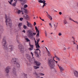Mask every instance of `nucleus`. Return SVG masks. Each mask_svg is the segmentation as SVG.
Listing matches in <instances>:
<instances>
[{
  "mask_svg": "<svg viewBox=\"0 0 78 78\" xmlns=\"http://www.w3.org/2000/svg\"><path fill=\"white\" fill-rule=\"evenodd\" d=\"M28 49H29V50H30V51L31 50H33V48H30Z\"/></svg>",
  "mask_w": 78,
  "mask_h": 78,
  "instance_id": "36",
  "label": "nucleus"
},
{
  "mask_svg": "<svg viewBox=\"0 0 78 78\" xmlns=\"http://www.w3.org/2000/svg\"><path fill=\"white\" fill-rule=\"evenodd\" d=\"M40 41V38H38L37 39V42H39Z\"/></svg>",
  "mask_w": 78,
  "mask_h": 78,
  "instance_id": "38",
  "label": "nucleus"
},
{
  "mask_svg": "<svg viewBox=\"0 0 78 78\" xmlns=\"http://www.w3.org/2000/svg\"><path fill=\"white\" fill-rule=\"evenodd\" d=\"M49 24L50 26H51V23H49Z\"/></svg>",
  "mask_w": 78,
  "mask_h": 78,
  "instance_id": "55",
  "label": "nucleus"
},
{
  "mask_svg": "<svg viewBox=\"0 0 78 78\" xmlns=\"http://www.w3.org/2000/svg\"><path fill=\"white\" fill-rule=\"evenodd\" d=\"M59 14L60 15H61V14H62V12H59Z\"/></svg>",
  "mask_w": 78,
  "mask_h": 78,
  "instance_id": "48",
  "label": "nucleus"
},
{
  "mask_svg": "<svg viewBox=\"0 0 78 78\" xmlns=\"http://www.w3.org/2000/svg\"><path fill=\"white\" fill-rule=\"evenodd\" d=\"M36 25V22H34V26H35Z\"/></svg>",
  "mask_w": 78,
  "mask_h": 78,
  "instance_id": "43",
  "label": "nucleus"
},
{
  "mask_svg": "<svg viewBox=\"0 0 78 78\" xmlns=\"http://www.w3.org/2000/svg\"><path fill=\"white\" fill-rule=\"evenodd\" d=\"M39 55H40V56H41V50H39Z\"/></svg>",
  "mask_w": 78,
  "mask_h": 78,
  "instance_id": "52",
  "label": "nucleus"
},
{
  "mask_svg": "<svg viewBox=\"0 0 78 78\" xmlns=\"http://www.w3.org/2000/svg\"><path fill=\"white\" fill-rule=\"evenodd\" d=\"M23 32H24V33H25V30H24L23 31Z\"/></svg>",
  "mask_w": 78,
  "mask_h": 78,
  "instance_id": "53",
  "label": "nucleus"
},
{
  "mask_svg": "<svg viewBox=\"0 0 78 78\" xmlns=\"http://www.w3.org/2000/svg\"><path fill=\"white\" fill-rule=\"evenodd\" d=\"M34 62L36 64L37 66H41V63H40V62H37L36 61H34Z\"/></svg>",
  "mask_w": 78,
  "mask_h": 78,
  "instance_id": "10",
  "label": "nucleus"
},
{
  "mask_svg": "<svg viewBox=\"0 0 78 78\" xmlns=\"http://www.w3.org/2000/svg\"><path fill=\"white\" fill-rule=\"evenodd\" d=\"M2 44L3 46L4 47V48L6 49H8V47H7V44H6V41L5 40L3 39L2 42Z\"/></svg>",
  "mask_w": 78,
  "mask_h": 78,
  "instance_id": "4",
  "label": "nucleus"
},
{
  "mask_svg": "<svg viewBox=\"0 0 78 78\" xmlns=\"http://www.w3.org/2000/svg\"><path fill=\"white\" fill-rule=\"evenodd\" d=\"M64 23L65 24H66L67 23V21H66V20H64Z\"/></svg>",
  "mask_w": 78,
  "mask_h": 78,
  "instance_id": "34",
  "label": "nucleus"
},
{
  "mask_svg": "<svg viewBox=\"0 0 78 78\" xmlns=\"http://www.w3.org/2000/svg\"><path fill=\"white\" fill-rule=\"evenodd\" d=\"M43 5L42 6V8H44V6H46V5H45V4H43Z\"/></svg>",
  "mask_w": 78,
  "mask_h": 78,
  "instance_id": "44",
  "label": "nucleus"
},
{
  "mask_svg": "<svg viewBox=\"0 0 78 78\" xmlns=\"http://www.w3.org/2000/svg\"><path fill=\"white\" fill-rule=\"evenodd\" d=\"M66 48H64V50H66Z\"/></svg>",
  "mask_w": 78,
  "mask_h": 78,
  "instance_id": "64",
  "label": "nucleus"
},
{
  "mask_svg": "<svg viewBox=\"0 0 78 78\" xmlns=\"http://www.w3.org/2000/svg\"><path fill=\"white\" fill-rule=\"evenodd\" d=\"M41 20H42V21H44V19H42Z\"/></svg>",
  "mask_w": 78,
  "mask_h": 78,
  "instance_id": "59",
  "label": "nucleus"
},
{
  "mask_svg": "<svg viewBox=\"0 0 78 78\" xmlns=\"http://www.w3.org/2000/svg\"><path fill=\"white\" fill-rule=\"evenodd\" d=\"M17 58H14L12 59V62H13L14 64H17Z\"/></svg>",
  "mask_w": 78,
  "mask_h": 78,
  "instance_id": "9",
  "label": "nucleus"
},
{
  "mask_svg": "<svg viewBox=\"0 0 78 78\" xmlns=\"http://www.w3.org/2000/svg\"><path fill=\"white\" fill-rule=\"evenodd\" d=\"M45 34L46 37H47V31L46 30L45 31Z\"/></svg>",
  "mask_w": 78,
  "mask_h": 78,
  "instance_id": "31",
  "label": "nucleus"
},
{
  "mask_svg": "<svg viewBox=\"0 0 78 78\" xmlns=\"http://www.w3.org/2000/svg\"><path fill=\"white\" fill-rule=\"evenodd\" d=\"M77 49L78 50V45L77 46Z\"/></svg>",
  "mask_w": 78,
  "mask_h": 78,
  "instance_id": "61",
  "label": "nucleus"
},
{
  "mask_svg": "<svg viewBox=\"0 0 78 78\" xmlns=\"http://www.w3.org/2000/svg\"><path fill=\"white\" fill-rule=\"evenodd\" d=\"M48 17L49 19H51V20H52V17L49 14L48 15Z\"/></svg>",
  "mask_w": 78,
  "mask_h": 78,
  "instance_id": "21",
  "label": "nucleus"
},
{
  "mask_svg": "<svg viewBox=\"0 0 78 78\" xmlns=\"http://www.w3.org/2000/svg\"><path fill=\"white\" fill-rule=\"evenodd\" d=\"M47 53H48V56H50V53L49 51H48Z\"/></svg>",
  "mask_w": 78,
  "mask_h": 78,
  "instance_id": "29",
  "label": "nucleus"
},
{
  "mask_svg": "<svg viewBox=\"0 0 78 78\" xmlns=\"http://www.w3.org/2000/svg\"><path fill=\"white\" fill-rule=\"evenodd\" d=\"M21 9H22V11H21V12H23V11H25L26 9L23 8H22Z\"/></svg>",
  "mask_w": 78,
  "mask_h": 78,
  "instance_id": "20",
  "label": "nucleus"
},
{
  "mask_svg": "<svg viewBox=\"0 0 78 78\" xmlns=\"http://www.w3.org/2000/svg\"><path fill=\"white\" fill-rule=\"evenodd\" d=\"M44 1H42V0H39L38 1V3H43Z\"/></svg>",
  "mask_w": 78,
  "mask_h": 78,
  "instance_id": "19",
  "label": "nucleus"
},
{
  "mask_svg": "<svg viewBox=\"0 0 78 78\" xmlns=\"http://www.w3.org/2000/svg\"><path fill=\"white\" fill-rule=\"evenodd\" d=\"M59 36H61L62 35V34L61 33H59L58 34Z\"/></svg>",
  "mask_w": 78,
  "mask_h": 78,
  "instance_id": "42",
  "label": "nucleus"
},
{
  "mask_svg": "<svg viewBox=\"0 0 78 78\" xmlns=\"http://www.w3.org/2000/svg\"><path fill=\"white\" fill-rule=\"evenodd\" d=\"M54 58H55V57H53V60H54V61H55V60H54Z\"/></svg>",
  "mask_w": 78,
  "mask_h": 78,
  "instance_id": "57",
  "label": "nucleus"
},
{
  "mask_svg": "<svg viewBox=\"0 0 78 78\" xmlns=\"http://www.w3.org/2000/svg\"><path fill=\"white\" fill-rule=\"evenodd\" d=\"M23 28L24 29H27V26H25V25H24L23 26Z\"/></svg>",
  "mask_w": 78,
  "mask_h": 78,
  "instance_id": "26",
  "label": "nucleus"
},
{
  "mask_svg": "<svg viewBox=\"0 0 78 78\" xmlns=\"http://www.w3.org/2000/svg\"><path fill=\"white\" fill-rule=\"evenodd\" d=\"M13 73L14 75H16V72L15 71L16 70V69H15L14 68H13Z\"/></svg>",
  "mask_w": 78,
  "mask_h": 78,
  "instance_id": "18",
  "label": "nucleus"
},
{
  "mask_svg": "<svg viewBox=\"0 0 78 78\" xmlns=\"http://www.w3.org/2000/svg\"><path fill=\"white\" fill-rule=\"evenodd\" d=\"M22 25V23H19V24L18 25V26L19 27V28H20L21 27V26Z\"/></svg>",
  "mask_w": 78,
  "mask_h": 78,
  "instance_id": "17",
  "label": "nucleus"
},
{
  "mask_svg": "<svg viewBox=\"0 0 78 78\" xmlns=\"http://www.w3.org/2000/svg\"><path fill=\"white\" fill-rule=\"evenodd\" d=\"M54 27L55 28L56 27V25H55V24H54Z\"/></svg>",
  "mask_w": 78,
  "mask_h": 78,
  "instance_id": "60",
  "label": "nucleus"
},
{
  "mask_svg": "<svg viewBox=\"0 0 78 78\" xmlns=\"http://www.w3.org/2000/svg\"><path fill=\"white\" fill-rule=\"evenodd\" d=\"M44 41H42L41 42H44Z\"/></svg>",
  "mask_w": 78,
  "mask_h": 78,
  "instance_id": "62",
  "label": "nucleus"
},
{
  "mask_svg": "<svg viewBox=\"0 0 78 78\" xmlns=\"http://www.w3.org/2000/svg\"><path fill=\"white\" fill-rule=\"evenodd\" d=\"M24 14L23 13V12H22V14Z\"/></svg>",
  "mask_w": 78,
  "mask_h": 78,
  "instance_id": "63",
  "label": "nucleus"
},
{
  "mask_svg": "<svg viewBox=\"0 0 78 78\" xmlns=\"http://www.w3.org/2000/svg\"><path fill=\"white\" fill-rule=\"evenodd\" d=\"M38 44H39V41H37V44H36L35 45H39Z\"/></svg>",
  "mask_w": 78,
  "mask_h": 78,
  "instance_id": "46",
  "label": "nucleus"
},
{
  "mask_svg": "<svg viewBox=\"0 0 78 78\" xmlns=\"http://www.w3.org/2000/svg\"><path fill=\"white\" fill-rule=\"evenodd\" d=\"M55 58H56V59H57V60H58V61H60V59H59V58H58L57 56H56V55H55Z\"/></svg>",
  "mask_w": 78,
  "mask_h": 78,
  "instance_id": "27",
  "label": "nucleus"
},
{
  "mask_svg": "<svg viewBox=\"0 0 78 78\" xmlns=\"http://www.w3.org/2000/svg\"><path fill=\"white\" fill-rule=\"evenodd\" d=\"M23 18H20V21H22V20H23Z\"/></svg>",
  "mask_w": 78,
  "mask_h": 78,
  "instance_id": "33",
  "label": "nucleus"
},
{
  "mask_svg": "<svg viewBox=\"0 0 78 78\" xmlns=\"http://www.w3.org/2000/svg\"><path fill=\"white\" fill-rule=\"evenodd\" d=\"M29 46H30V45H31V43L29 42Z\"/></svg>",
  "mask_w": 78,
  "mask_h": 78,
  "instance_id": "58",
  "label": "nucleus"
},
{
  "mask_svg": "<svg viewBox=\"0 0 78 78\" xmlns=\"http://www.w3.org/2000/svg\"><path fill=\"white\" fill-rule=\"evenodd\" d=\"M35 56H36L37 57H38V58L39 57V54L38 53L37 54H35Z\"/></svg>",
  "mask_w": 78,
  "mask_h": 78,
  "instance_id": "25",
  "label": "nucleus"
},
{
  "mask_svg": "<svg viewBox=\"0 0 78 78\" xmlns=\"http://www.w3.org/2000/svg\"><path fill=\"white\" fill-rule=\"evenodd\" d=\"M28 7V5H25L24 6V8H27Z\"/></svg>",
  "mask_w": 78,
  "mask_h": 78,
  "instance_id": "30",
  "label": "nucleus"
},
{
  "mask_svg": "<svg viewBox=\"0 0 78 78\" xmlns=\"http://www.w3.org/2000/svg\"><path fill=\"white\" fill-rule=\"evenodd\" d=\"M34 69H37L39 68V67H37L36 66H34Z\"/></svg>",
  "mask_w": 78,
  "mask_h": 78,
  "instance_id": "23",
  "label": "nucleus"
},
{
  "mask_svg": "<svg viewBox=\"0 0 78 78\" xmlns=\"http://www.w3.org/2000/svg\"><path fill=\"white\" fill-rule=\"evenodd\" d=\"M34 53H35V54H37L38 53L37 51H34Z\"/></svg>",
  "mask_w": 78,
  "mask_h": 78,
  "instance_id": "40",
  "label": "nucleus"
},
{
  "mask_svg": "<svg viewBox=\"0 0 78 78\" xmlns=\"http://www.w3.org/2000/svg\"><path fill=\"white\" fill-rule=\"evenodd\" d=\"M16 0L17 1V0H18V1H20V2H22L23 1V0H14V1H16Z\"/></svg>",
  "mask_w": 78,
  "mask_h": 78,
  "instance_id": "41",
  "label": "nucleus"
},
{
  "mask_svg": "<svg viewBox=\"0 0 78 78\" xmlns=\"http://www.w3.org/2000/svg\"><path fill=\"white\" fill-rule=\"evenodd\" d=\"M26 40L27 41V42H30V40H29V39L27 38H26Z\"/></svg>",
  "mask_w": 78,
  "mask_h": 78,
  "instance_id": "24",
  "label": "nucleus"
},
{
  "mask_svg": "<svg viewBox=\"0 0 78 78\" xmlns=\"http://www.w3.org/2000/svg\"><path fill=\"white\" fill-rule=\"evenodd\" d=\"M36 46V48H40V46H39V44H35Z\"/></svg>",
  "mask_w": 78,
  "mask_h": 78,
  "instance_id": "22",
  "label": "nucleus"
},
{
  "mask_svg": "<svg viewBox=\"0 0 78 78\" xmlns=\"http://www.w3.org/2000/svg\"><path fill=\"white\" fill-rule=\"evenodd\" d=\"M35 30H36V32H37V36H39V30H38V29H37V27L35 26Z\"/></svg>",
  "mask_w": 78,
  "mask_h": 78,
  "instance_id": "13",
  "label": "nucleus"
},
{
  "mask_svg": "<svg viewBox=\"0 0 78 78\" xmlns=\"http://www.w3.org/2000/svg\"><path fill=\"white\" fill-rule=\"evenodd\" d=\"M5 22L6 24V25H8V23H7V22H8V23H9V25L10 27H12V23H11V20L10 19H8H8H7V15H5Z\"/></svg>",
  "mask_w": 78,
  "mask_h": 78,
  "instance_id": "2",
  "label": "nucleus"
},
{
  "mask_svg": "<svg viewBox=\"0 0 78 78\" xmlns=\"http://www.w3.org/2000/svg\"><path fill=\"white\" fill-rule=\"evenodd\" d=\"M26 13V14H27V9H25V10L24 11Z\"/></svg>",
  "mask_w": 78,
  "mask_h": 78,
  "instance_id": "37",
  "label": "nucleus"
},
{
  "mask_svg": "<svg viewBox=\"0 0 78 78\" xmlns=\"http://www.w3.org/2000/svg\"><path fill=\"white\" fill-rule=\"evenodd\" d=\"M9 49L10 51H12V50H13L14 48V47L12 45H10L9 46Z\"/></svg>",
  "mask_w": 78,
  "mask_h": 78,
  "instance_id": "8",
  "label": "nucleus"
},
{
  "mask_svg": "<svg viewBox=\"0 0 78 78\" xmlns=\"http://www.w3.org/2000/svg\"><path fill=\"white\" fill-rule=\"evenodd\" d=\"M30 53H31V55H32V56L33 57V53L32 52H31Z\"/></svg>",
  "mask_w": 78,
  "mask_h": 78,
  "instance_id": "47",
  "label": "nucleus"
},
{
  "mask_svg": "<svg viewBox=\"0 0 78 78\" xmlns=\"http://www.w3.org/2000/svg\"><path fill=\"white\" fill-rule=\"evenodd\" d=\"M58 67L60 70V72H62V71H64V69L62 68V67L60 66L59 65H58Z\"/></svg>",
  "mask_w": 78,
  "mask_h": 78,
  "instance_id": "15",
  "label": "nucleus"
},
{
  "mask_svg": "<svg viewBox=\"0 0 78 78\" xmlns=\"http://www.w3.org/2000/svg\"><path fill=\"white\" fill-rule=\"evenodd\" d=\"M19 48L20 50V51L21 53H23L24 51V47L23 46L22 44H20L19 45Z\"/></svg>",
  "mask_w": 78,
  "mask_h": 78,
  "instance_id": "3",
  "label": "nucleus"
},
{
  "mask_svg": "<svg viewBox=\"0 0 78 78\" xmlns=\"http://www.w3.org/2000/svg\"><path fill=\"white\" fill-rule=\"evenodd\" d=\"M72 38L74 40L75 38H74V37H72Z\"/></svg>",
  "mask_w": 78,
  "mask_h": 78,
  "instance_id": "56",
  "label": "nucleus"
},
{
  "mask_svg": "<svg viewBox=\"0 0 78 78\" xmlns=\"http://www.w3.org/2000/svg\"><path fill=\"white\" fill-rule=\"evenodd\" d=\"M23 2H27V0H23Z\"/></svg>",
  "mask_w": 78,
  "mask_h": 78,
  "instance_id": "39",
  "label": "nucleus"
},
{
  "mask_svg": "<svg viewBox=\"0 0 78 78\" xmlns=\"http://www.w3.org/2000/svg\"><path fill=\"white\" fill-rule=\"evenodd\" d=\"M36 51H37V50H39V48L36 49H35Z\"/></svg>",
  "mask_w": 78,
  "mask_h": 78,
  "instance_id": "49",
  "label": "nucleus"
},
{
  "mask_svg": "<svg viewBox=\"0 0 78 78\" xmlns=\"http://www.w3.org/2000/svg\"><path fill=\"white\" fill-rule=\"evenodd\" d=\"M46 2V1H44V2H43V4H44V5H47V3H45V2Z\"/></svg>",
  "mask_w": 78,
  "mask_h": 78,
  "instance_id": "35",
  "label": "nucleus"
},
{
  "mask_svg": "<svg viewBox=\"0 0 78 78\" xmlns=\"http://www.w3.org/2000/svg\"><path fill=\"white\" fill-rule=\"evenodd\" d=\"M23 17L24 19H26V20H29V16L27 15H26L25 16H24Z\"/></svg>",
  "mask_w": 78,
  "mask_h": 78,
  "instance_id": "14",
  "label": "nucleus"
},
{
  "mask_svg": "<svg viewBox=\"0 0 78 78\" xmlns=\"http://www.w3.org/2000/svg\"><path fill=\"white\" fill-rule=\"evenodd\" d=\"M12 2H13V0H10V2H9V1H8L9 3V4H10V5H12V6H16V3H17V0H15V2L12 4Z\"/></svg>",
  "mask_w": 78,
  "mask_h": 78,
  "instance_id": "7",
  "label": "nucleus"
},
{
  "mask_svg": "<svg viewBox=\"0 0 78 78\" xmlns=\"http://www.w3.org/2000/svg\"><path fill=\"white\" fill-rule=\"evenodd\" d=\"M69 20H71L72 21H73V19L71 18H69Z\"/></svg>",
  "mask_w": 78,
  "mask_h": 78,
  "instance_id": "45",
  "label": "nucleus"
},
{
  "mask_svg": "<svg viewBox=\"0 0 78 78\" xmlns=\"http://www.w3.org/2000/svg\"><path fill=\"white\" fill-rule=\"evenodd\" d=\"M30 47L31 48H33V47H34V45H31L30 44Z\"/></svg>",
  "mask_w": 78,
  "mask_h": 78,
  "instance_id": "28",
  "label": "nucleus"
},
{
  "mask_svg": "<svg viewBox=\"0 0 78 78\" xmlns=\"http://www.w3.org/2000/svg\"><path fill=\"white\" fill-rule=\"evenodd\" d=\"M21 12V11H20V10H19L17 12L18 14H20Z\"/></svg>",
  "mask_w": 78,
  "mask_h": 78,
  "instance_id": "32",
  "label": "nucleus"
},
{
  "mask_svg": "<svg viewBox=\"0 0 78 78\" xmlns=\"http://www.w3.org/2000/svg\"><path fill=\"white\" fill-rule=\"evenodd\" d=\"M17 66H18V67H19V66H20V65H19V64H17Z\"/></svg>",
  "mask_w": 78,
  "mask_h": 78,
  "instance_id": "50",
  "label": "nucleus"
},
{
  "mask_svg": "<svg viewBox=\"0 0 78 78\" xmlns=\"http://www.w3.org/2000/svg\"><path fill=\"white\" fill-rule=\"evenodd\" d=\"M27 27H30V28H32V24H31V23H29L28 21H27Z\"/></svg>",
  "mask_w": 78,
  "mask_h": 78,
  "instance_id": "12",
  "label": "nucleus"
},
{
  "mask_svg": "<svg viewBox=\"0 0 78 78\" xmlns=\"http://www.w3.org/2000/svg\"><path fill=\"white\" fill-rule=\"evenodd\" d=\"M9 69H11V67L9 66H8L5 69V72H6L7 73H9Z\"/></svg>",
  "mask_w": 78,
  "mask_h": 78,
  "instance_id": "11",
  "label": "nucleus"
},
{
  "mask_svg": "<svg viewBox=\"0 0 78 78\" xmlns=\"http://www.w3.org/2000/svg\"><path fill=\"white\" fill-rule=\"evenodd\" d=\"M34 74L36 75L37 78H39V77H40V75H41V76H44V75H45L44 74L41 73H39V74H37V73L36 72L34 73Z\"/></svg>",
  "mask_w": 78,
  "mask_h": 78,
  "instance_id": "5",
  "label": "nucleus"
},
{
  "mask_svg": "<svg viewBox=\"0 0 78 78\" xmlns=\"http://www.w3.org/2000/svg\"><path fill=\"white\" fill-rule=\"evenodd\" d=\"M46 50H47V51H48V49H47V48L45 47Z\"/></svg>",
  "mask_w": 78,
  "mask_h": 78,
  "instance_id": "54",
  "label": "nucleus"
},
{
  "mask_svg": "<svg viewBox=\"0 0 78 78\" xmlns=\"http://www.w3.org/2000/svg\"><path fill=\"white\" fill-rule=\"evenodd\" d=\"M28 33L31 36H35V35L36 34V33H33V31H32V30L28 31Z\"/></svg>",
  "mask_w": 78,
  "mask_h": 78,
  "instance_id": "6",
  "label": "nucleus"
},
{
  "mask_svg": "<svg viewBox=\"0 0 78 78\" xmlns=\"http://www.w3.org/2000/svg\"><path fill=\"white\" fill-rule=\"evenodd\" d=\"M34 39L35 41V44H37V41H36V40H35V38H34Z\"/></svg>",
  "mask_w": 78,
  "mask_h": 78,
  "instance_id": "51",
  "label": "nucleus"
},
{
  "mask_svg": "<svg viewBox=\"0 0 78 78\" xmlns=\"http://www.w3.org/2000/svg\"><path fill=\"white\" fill-rule=\"evenodd\" d=\"M74 75L76 77H78V72L76 71H75L74 73Z\"/></svg>",
  "mask_w": 78,
  "mask_h": 78,
  "instance_id": "16",
  "label": "nucleus"
},
{
  "mask_svg": "<svg viewBox=\"0 0 78 78\" xmlns=\"http://www.w3.org/2000/svg\"><path fill=\"white\" fill-rule=\"evenodd\" d=\"M48 64L50 66L51 69H54L55 67V62H53V59H51L48 61Z\"/></svg>",
  "mask_w": 78,
  "mask_h": 78,
  "instance_id": "1",
  "label": "nucleus"
}]
</instances>
